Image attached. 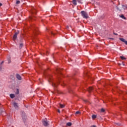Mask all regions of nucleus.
Masks as SVG:
<instances>
[{"mask_svg": "<svg viewBox=\"0 0 127 127\" xmlns=\"http://www.w3.org/2000/svg\"><path fill=\"white\" fill-rule=\"evenodd\" d=\"M81 13L83 18H86V19L89 18V16L88 15V13L85 12V11H81Z\"/></svg>", "mask_w": 127, "mask_h": 127, "instance_id": "obj_1", "label": "nucleus"}, {"mask_svg": "<svg viewBox=\"0 0 127 127\" xmlns=\"http://www.w3.org/2000/svg\"><path fill=\"white\" fill-rule=\"evenodd\" d=\"M52 77V76L51 75H49L48 76V78L49 79V82H51L52 83L53 87H57V84H56L52 82V78H51Z\"/></svg>", "mask_w": 127, "mask_h": 127, "instance_id": "obj_2", "label": "nucleus"}, {"mask_svg": "<svg viewBox=\"0 0 127 127\" xmlns=\"http://www.w3.org/2000/svg\"><path fill=\"white\" fill-rule=\"evenodd\" d=\"M18 34H19V31L16 32L14 34V35L13 36V39L14 41H15V40H16V39H17V35H18Z\"/></svg>", "mask_w": 127, "mask_h": 127, "instance_id": "obj_3", "label": "nucleus"}, {"mask_svg": "<svg viewBox=\"0 0 127 127\" xmlns=\"http://www.w3.org/2000/svg\"><path fill=\"white\" fill-rule=\"evenodd\" d=\"M43 125L45 127H48L49 126V123H48V121L47 120H44L43 122Z\"/></svg>", "mask_w": 127, "mask_h": 127, "instance_id": "obj_4", "label": "nucleus"}, {"mask_svg": "<svg viewBox=\"0 0 127 127\" xmlns=\"http://www.w3.org/2000/svg\"><path fill=\"white\" fill-rule=\"evenodd\" d=\"M22 118L23 119V121H25L26 119V115H25V113L22 112L21 114Z\"/></svg>", "mask_w": 127, "mask_h": 127, "instance_id": "obj_5", "label": "nucleus"}, {"mask_svg": "<svg viewBox=\"0 0 127 127\" xmlns=\"http://www.w3.org/2000/svg\"><path fill=\"white\" fill-rule=\"evenodd\" d=\"M13 106L14 107L15 109L16 110H18L19 107H18V103H17L16 102L13 103Z\"/></svg>", "mask_w": 127, "mask_h": 127, "instance_id": "obj_6", "label": "nucleus"}, {"mask_svg": "<svg viewBox=\"0 0 127 127\" xmlns=\"http://www.w3.org/2000/svg\"><path fill=\"white\" fill-rule=\"evenodd\" d=\"M119 39L120 40H121V41H122V42H124V43H125V44L127 45V41H126L125 39L120 38Z\"/></svg>", "mask_w": 127, "mask_h": 127, "instance_id": "obj_7", "label": "nucleus"}, {"mask_svg": "<svg viewBox=\"0 0 127 127\" xmlns=\"http://www.w3.org/2000/svg\"><path fill=\"white\" fill-rule=\"evenodd\" d=\"M16 78H17V79L19 81H21V76H20V75L17 74L16 75Z\"/></svg>", "mask_w": 127, "mask_h": 127, "instance_id": "obj_8", "label": "nucleus"}, {"mask_svg": "<svg viewBox=\"0 0 127 127\" xmlns=\"http://www.w3.org/2000/svg\"><path fill=\"white\" fill-rule=\"evenodd\" d=\"M93 90H94V89L93 88V87H90L88 89V91L89 93H91V92H92V91H93Z\"/></svg>", "mask_w": 127, "mask_h": 127, "instance_id": "obj_9", "label": "nucleus"}, {"mask_svg": "<svg viewBox=\"0 0 127 127\" xmlns=\"http://www.w3.org/2000/svg\"><path fill=\"white\" fill-rule=\"evenodd\" d=\"M72 3L74 5H77V1H76V0H73Z\"/></svg>", "mask_w": 127, "mask_h": 127, "instance_id": "obj_10", "label": "nucleus"}, {"mask_svg": "<svg viewBox=\"0 0 127 127\" xmlns=\"http://www.w3.org/2000/svg\"><path fill=\"white\" fill-rule=\"evenodd\" d=\"M10 97L11 99H13V98H14V97H15V96H14V94H10Z\"/></svg>", "mask_w": 127, "mask_h": 127, "instance_id": "obj_11", "label": "nucleus"}, {"mask_svg": "<svg viewBox=\"0 0 127 127\" xmlns=\"http://www.w3.org/2000/svg\"><path fill=\"white\" fill-rule=\"evenodd\" d=\"M67 127H71L72 126V123L71 122H68L66 124Z\"/></svg>", "mask_w": 127, "mask_h": 127, "instance_id": "obj_12", "label": "nucleus"}, {"mask_svg": "<svg viewBox=\"0 0 127 127\" xmlns=\"http://www.w3.org/2000/svg\"><path fill=\"white\" fill-rule=\"evenodd\" d=\"M60 107L61 108V109H63V108L65 107V105L60 104Z\"/></svg>", "mask_w": 127, "mask_h": 127, "instance_id": "obj_13", "label": "nucleus"}, {"mask_svg": "<svg viewBox=\"0 0 127 127\" xmlns=\"http://www.w3.org/2000/svg\"><path fill=\"white\" fill-rule=\"evenodd\" d=\"M122 6H123L124 9H127V4H126V5H122Z\"/></svg>", "mask_w": 127, "mask_h": 127, "instance_id": "obj_14", "label": "nucleus"}, {"mask_svg": "<svg viewBox=\"0 0 127 127\" xmlns=\"http://www.w3.org/2000/svg\"><path fill=\"white\" fill-rule=\"evenodd\" d=\"M120 58L122 59V60H127V58H125L124 56H121Z\"/></svg>", "mask_w": 127, "mask_h": 127, "instance_id": "obj_15", "label": "nucleus"}, {"mask_svg": "<svg viewBox=\"0 0 127 127\" xmlns=\"http://www.w3.org/2000/svg\"><path fill=\"white\" fill-rule=\"evenodd\" d=\"M80 114H81V112L77 111L76 112H75V116H77V115H80Z\"/></svg>", "mask_w": 127, "mask_h": 127, "instance_id": "obj_16", "label": "nucleus"}, {"mask_svg": "<svg viewBox=\"0 0 127 127\" xmlns=\"http://www.w3.org/2000/svg\"><path fill=\"white\" fill-rule=\"evenodd\" d=\"M120 17L123 18V19H127V18H126L125 16H124V15H122L121 16H120Z\"/></svg>", "mask_w": 127, "mask_h": 127, "instance_id": "obj_17", "label": "nucleus"}, {"mask_svg": "<svg viewBox=\"0 0 127 127\" xmlns=\"http://www.w3.org/2000/svg\"><path fill=\"white\" fill-rule=\"evenodd\" d=\"M57 72H58V73H60V72H61V69L57 68Z\"/></svg>", "mask_w": 127, "mask_h": 127, "instance_id": "obj_18", "label": "nucleus"}, {"mask_svg": "<svg viewBox=\"0 0 127 127\" xmlns=\"http://www.w3.org/2000/svg\"><path fill=\"white\" fill-rule=\"evenodd\" d=\"M15 94H16V95H18V94H19V90H18V89H16V91Z\"/></svg>", "mask_w": 127, "mask_h": 127, "instance_id": "obj_19", "label": "nucleus"}, {"mask_svg": "<svg viewBox=\"0 0 127 127\" xmlns=\"http://www.w3.org/2000/svg\"><path fill=\"white\" fill-rule=\"evenodd\" d=\"M96 118H97V116H96L95 115H92V119H96Z\"/></svg>", "mask_w": 127, "mask_h": 127, "instance_id": "obj_20", "label": "nucleus"}, {"mask_svg": "<svg viewBox=\"0 0 127 127\" xmlns=\"http://www.w3.org/2000/svg\"><path fill=\"white\" fill-rule=\"evenodd\" d=\"M23 47V44L21 43L19 45V48H22Z\"/></svg>", "mask_w": 127, "mask_h": 127, "instance_id": "obj_21", "label": "nucleus"}, {"mask_svg": "<svg viewBox=\"0 0 127 127\" xmlns=\"http://www.w3.org/2000/svg\"><path fill=\"white\" fill-rule=\"evenodd\" d=\"M38 31V30L35 29V31L34 32V33L35 34H37Z\"/></svg>", "mask_w": 127, "mask_h": 127, "instance_id": "obj_22", "label": "nucleus"}, {"mask_svg": "<svg viewBox=\"0 0 127 127\" xmlns=\"http://www.w3.org/2000/svg\"><path fill=\"white\" fill-rule=\"evenodd\" d=\"M16 4H19L20 3V1L17 0L16 2Z\"/></svg>", "mask_w": 127, "mask_h": 127, "instance_id": "obj_23", "label": "nucleus"}, {"mask_svg": "<svg viewBox=\"0 0 127 127\" xmlns=\"http://www.w3.org/2000/svg\"><path fill=\"white\" fill-rule=\"evenodd\" d=\"M7 61L8 63H10V62H11V61H10V58H8Z\"/></svg>", "mask_w": 127, "mask_h": 127, "instance_id": "obj_24", "label": "nucleus"}, {"mask_svg": "<svg viewBox=\"0 0 127 127\" xmlns=\"http://www.w3.org/2000/svg\"><path fill=\"white\" fill-rule=\"evenodd\" d=\"M101 112H102V113L105 112V109H104L103 108H102L101 110Z\"/></svg>", "mask_w": 127, "mask_h": 127, "instance_id": "obj_25", "label": "nucleus"}, {"mask_svg": "<svg viewBox=\"0 0 127 127\" xmlns=\"http://www.w3.org/2000/svg\"><path fill=\"white\" fill-rule=\"evenodd\" d=\"M2 113V109H0V114Z\"/></svg>", "mask_w": 127, "mask_h": 127, "instance_id": "obj_26", "label": "nucleus"}, {"mask_svg": "<svg viewBox=\"0 0 127 127\" xmlns=\"http://www.w3.org/2000/svg\"><path fill=\"white\" fill-rule=\"evenodd\" d=\"M117 8L118 9V10H120V11H121V9H120V8H119V7L117 6Z\"/></svg>", "mask_w": 127, "mask_h": 127, "instance_id": "obj_27", "label": "nucleus"}, {"mask_svg": "<svg viewBox=\"0 0 127 127\" xmlns=\"http://www.w3.org/2000/svg\"><path fill=\"white\" fill-rule=\"evenodd\" d=\"M2 69V67L1 66V65H0V71H1Z\"/></svg>", "mask_w": 127, "mask_h": 127, "instance_id": "obj_28", "label": "nucleus"}, {"mask_svg": "<svg viewBox=\"0 0 127 127\" xmlns=\"http://www.w3.org/2000/svg\"><path fill=\"white\" fill-rule=\"evenodd\" d=\"M77 1L80 2V3H82V2H81V0H77Z\"/></svg>", "mask_w": 127, "mask_h": 127, "instance_id": "obj_29", "label": "nucleus"}, {"mask_svg": "<svg viewBox=\"0 0 127 127\" xmlns=\"http://www.w3.org/2000/svg\"><path fill=\"white\" fill-rule=\"evenodd\" d=\"M91 127H96V126H95V125H93Z\"/></svg>", "mask_w": 127, "mask_h": 127, "instance_id": "obj_30", "label": "nucleus"}, {"mask_svg": "<svg viewBox=\"0 0 127 127\" xmlns=\"http://www.w3.org/2000/svg\"><path fill=\"white\" fill-rule=\"evenodd\" d=\"M66 28H67V29H69V26H67Z\"/></svg>", "mask_w": 127, "mask_h": 127, "instance_id": "obj_31", "label": "nucleus"}, {"mask_svg": "<svg viewBox=\"0 0 127 127\" xmlns=\"http://www.w3.org/2000/svg\"><path fill=\"white\" fill-rule=\"evenodd\" d=\"M118 65H119V66H121V65H122V64L118 63Z\"/></svg>", "mask_w": 127, "mask_h": 127, "instance_id": "obj_32", "label": "nucleus"}, {"mask_svg": "<svg viewBox=\"0 0 127 127\" xmlns=\"http://www.w3.org/2000/svg\"><path fill=\"white\" fill-rule=\"evenodd\" d=\"M58 113H60V110H58Z\"/></svg>", "mask_w": 127, "mask_h": 127, "instance_id": "obj_33", "label": "nucleus"}, {"mask_svg": "<svg viewBox=\"0 0 127 127\" xmlns=\"http://www.w3.org/2000/svg\"><path fill=\"white\" fill-rule=\"evenodd\" d=\"M51 34L52 35H54V33H52V32H51Z\"/></svg>", "mask_w": 127, "mask_h": 127, "instance_id": "obj_34", "label": "nucleus"}, {"mask_svg": "<svg viewBox=\"0 0 127 127\" xmlns=\"http://www.w3.org/2000/svg\"><path fill=\"white\" fill-rule=\"evenodd\" d=\"M1 5H2V4H1V3H0V6H1Z\"/></svg>", "mask_w": 127, "mask_h": 127, "instance_id": "obj_35", "label": "nucleus"}, {"mask_svg": "<svg viewBox=\"0 0 127 127\" xmlns=\"http://www.w3.org/2000/svg\"><path fill=\"white\" fill-rule=\"evenodd\" d=\"M122 64H123V66H125V64H124V62L122 63Z\"/></svg>", "mask_w": 127, "mask_h": 127, "instance_id": "obj_36", "label": "nucleus"}, {"mask_svg": "<svg viewBox=\"0 0 127 127\" xmlns=\"http://www.w3.org/2000/svg\"><path fill=\"white\" fill-rule=\"evenodd\" d=\"M114 34H115V35H118V34L116 33H114Z\"/></svg>", "mask_w": 127, "mask_h": 127, "instance_id": "obj_37", "label": "nucleus"}, {"mask_svg": "<svg viewBox=\"0 0 127 127\" xmlns=\"http://www.w3.org/2000/svg\"><path fill=\"white\" fill-rule=\"evenodd\" d=\"M2 63H3V62H2L1 63V64H2Z\"/></svg>", "mask_w": 127, "mask_h": 127, "instance_id": "obj_38", "label": "nucleus"}, {"mask_svg": "<svg viewBox=\"0 0 127 127\" xmlns=\"http://www.w3.org/2000/svg\"><path fill=\"white\" fill-rule=\"evenodd\" d=\"M30 19H32V17H30Z\"/></svg>", "mask_w": 127, "mask_h": 127, "instance_id": "obj_39", "label": "nucleus"}, {"mask_svg": "<svg viewBox=\"0 0 127 127\" xmlns=\"http://www.w3.org/2000/svg\"><path fill=\"white\" fill-rule=\"evenodd\" d=\"M111 39H113V38H111Z\"/></svg>", "mask_w": 127, "mask_h": 127, "instance_id": "obj_40", "label": "nucleus"}]
</instances>
